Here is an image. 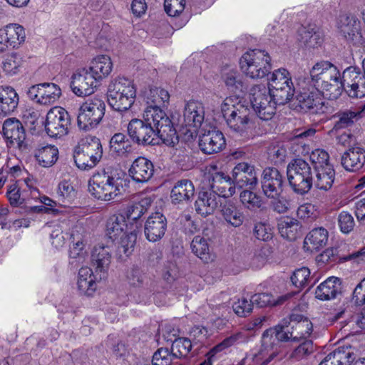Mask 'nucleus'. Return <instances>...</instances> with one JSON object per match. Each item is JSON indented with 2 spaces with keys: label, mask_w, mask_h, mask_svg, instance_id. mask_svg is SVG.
Masks as SVG:
<instances>
[{
  "label": "nucleus",
  "mask_w": 365,
  "mask_h": 365,
  "mask_svg": "<svg viewBox=\"0 0 365 365\" xmlns=\"http://www.w3.org/2000/svg\"><path fill=\"white\" fill-rule=\"evenodd\" d=\"M19 96L11 86H0V116L11 114L17 108Z\"/></svg>",
  "instance_id": "36"
},
{
  "label": "nucleus",
  "mask_w": 365,
  "mask_h": 365,
  "mask_svg": "<svg viewBox=\"0 0 365 365\" xmlns=\"http://www.w3.org/2000/svg\"><path fill=\"white\" fill-rule=\"evenodd\" d=\"M225 145L226 141L223 133L215 128L205 131L200 135L199 147L205 154L217 153L222 150Z\"/></svg>",
  "instance_id": "23"
},
{
  "label": "nucleus",
  "mask_w": 365,
  "mask_h": 365,
  "mask_svg": "<svg viewBox=\"0 0 365 365\" xmlns=\"http://www.w3.org/2000/svg\"><path fill=\"white\" fill-rule=\"evenodd\" d=\"M70 123L69 114L64 108L53 107L46 115L45 130L50 137L61 138L68 133Z\"/></svg>",
  "instance_id": "15"
},
{
  "label": "nucleus",
  "mask_w": 365,
  "mask_h": 365,
  "mask_svg": "<svg viewBox=\"0 0 365 365\" xmlns=\"http://www.w3.org/2000/svg\"><path fill=\"white\" fill-rule=\"evenodd\" d=\"M316 172L315 185L318 189L327 190L332 186L335 178V171L332 166L318 168Z\"/></svg>",
  "instance_id": "45"
},
{
  "label": "nucleus",
  "mask_w": 365,
  "mask_h": 365,
  "mask_svg": "<svg viewBox=\"0 0 365 365\" xmlns=\"http://www.w3.org/2000/svg\"><path fill=\"white\" fill-rule=\"evenodd\" d=\"M184 124L185 126L195 130L200 128L205 120V107L202 102L189 101L184 107Z\"/></svg>",
  "instance_id": "25"
},
{
  "label": "nucleus",
  "mask_w": 365,
  "mask_h": 365,
  "mask_svg": "<svg viewBox=\"0 0 365 365\" xmlns=\"http://www.w3.org/2000/svg\"><path fill=\"white\" fill-rule=\"evenodd\" d=\"M111 249L109 246L98 245L94 247L91 260L96 267L97 274L100 273V279L104 278L111 262Z\"/></svg>",
  "instance_id": "28"
},
{
  "label": "nucleus",
  "mask_w": 365,
  "mask_h": 365,
  "mask_svg": "<svg viewBox=\"0 0 365 365\" xmlns=\"http://www.w3.org/2000/svg\"><path fill=\"white\" fill-rule=\"evenodd\" d=\"M278 350L265 345L262 336V344L250 350L239 365H267L277 354Z\"/></svg>",
  "instance_id": "22"
},
{
  "label": "nucleus",
  "mask_w": 365,
  "mask_h": 365,
  "mask_svg": "<svg viewBox=\"0 0 365 365\" xmlns=\"http://www.w3.org/2000/svg\"><path fill=\"white\" fill-rule=\"evenodd\" d=\"M144 214L145 212L143 208H140L137 203H133L127 207L124 215L125 216V220L129 223L130 227L133 224H137L138 230H139L141 226V223L139 220Z\"/></svg>",
  "instance_id": "58"
},
{
  "label": "nucleus",
  "mask_w": 365,
  "mask_h": 365,
  "mask_svg": "<svg viewBox=\"0 0 365 365\" xmlns=\"http://www.w3.org/2000/svg\"><path fill=\"white\" fill-rule=\"evenodd\" d=\"M289 185L295 193L304 195L312 188L313 178L312 168L305 160L298 158L290 162L287 167Z\"/></svg>",
  "instance_id": "9"
},
{
  "label": "nucleus",
  "mask_w": 365,
  "mask_h": 365,
  "mask_svg": "<svg viewBox=\"0 0 365 365\" xmlns=\"http://www.w3.org/2000/svg\"><path fill=\"white\" fill-rule=\"evenodd\" d=\"M336 27L348 42L359 47H365V38L361 32V23L351 13H341L336 18Z\"/></svg>",
  "instance_id": "13"
},
{
  "label": "nucleus",
  "mask_w": 365,
  "mask_h": 365,
  "mask_svg": "<svg viewBox=\"0 0 365 365\" xmlns=\"http://www.w3.org/2000/svg\"><path fill=\"white\" fill-rule=\"evenodd\" d=\"M309 84L329 98H337L343 91L344 71L328 61L316 63L309 70Z\"/></svg>",
  "instance_id": "2"
},
{
  "label": "nucleus",
  "mask_w": 365,
  "mask_h": 365,
  "mask_svg": "<svg viewBox=\"0 0 365 365\" xmlns=\"http://www.w3.org/2000/svg\"><path fill=\"white\" fill-rule=\"evenodd\" d=\"M315 350V347L312 340H303L292 351L289 358L299 361L307 358Z\"/></svg>",
  "instance_id": "53"
},
{
  "label": "nucleus",
  "mask_w": 365,
  "mask_h": 365,
  "mask_svg": "<svg viewBox=\"0 0 365 365\" xmlns=\"http://www.w3.org/2000/svg\"><path fill=\"white\" fill-rule=\"evenodd\" d=\"M284 178L275 168H266L262 175L261 187L267 198H275L282 194Z\"/></svg>",
  "instance_id": "19"
},
{
  "label": "nucleus",
  "mask_w": 365,
  "mask_h": 365,
  "mask_svg": "<svg viewBox=\"0 0 365 365\" xmlns=\"http://www.w3.org/2000/svg\"><path fill=\"white\" fill-rule=\"evenodd\" d=\"M329 240V232L324 227L312 230L304 239V247L311 252L324 247Z\"/></svg>",
  "instance_id": "39"
},
{
  "label": "nucleus",
  "mask_w": 365,
  "mask_h": 365,
  "mask_svg": "<svg viewBox=\"0 0 365 365\" xmlns=\"http://www.w3.org/2000/svg\"><path fill=\"white\" fill-rule=\"evenodd\" d=\"M219 197L214 192H200L195 202V210L201 216L206 217L214 212L217 207Z\"/></svg>",
  "instance_id": "30"
},
{
  "label": "nucleus",
  "mask_w": 365,
  "mask_h": 365,
  "mask_svg": "<svg viewBox=\"0 0 365 365\" xmlns=\"http://www.w3.org/2000/svg\"><path fill=\"white\" fill-rule=\"evenodd\" d=\"M234 312L239 317H245L252 311V303L245 298L238 299L232 304Z\"/></svg>",
  "instance_id": "62"
},
{
  "label": "nucleus",
  "mask_w": 365,
  "mask_h": 365,
  "mask_svg": "<svg viewBox=\"0 0 365 365\" xmlns=\"http://www.w3.org/2000/svg\"><path fill=\"white\" fill-rule=\"evenodd\" d=\"M171 349L175 358L185 357L192 349V343L187 338H178L173 342Z\"/></svg>",
  "instance_id": "55"
},
{
  "label": "nucleus",
  "mask_w": 365,
  "mask_h": 365,
  "mask_svg": "<svg viewBox=\"0 0 365 365\" xmlns=\"http://www.w3.org/2000/svg\"><path fill=\"white\" fill-rule=\"evenodd\" d=\"M321 92L316 86H302L297 96L298 106L304 112L319 113L324 112V104Z\"/></svg>",
  "instance_id": "17"
},
{
  "label": "nucleus",
  "mask_w": 365,
  "mask_h": 365,
  "mask_svg": "<svg viewBox=\"0 0 365 365\" xmlns=\"http://www.w3.org/2000/svg\"><path fill=\"white\" fill-rule=\"evenodd\" d=\"M3 38H6L10 47L18 48L25 41L26 34L24 27L17 24H10L0 29Z\"/></svg>",
  "instance_id": "41"
},
{
  "label": "nucleus",
  "mask_w": 365,
  "mask_h": 365,
  "mask_svg": "<svg viewBox=\"0 0 365 365\" xmlns=\"http://www.w3.org/2000/svg\"><path fill=\"white\" fill-rule=\"evenodd\" d=\"M88 70L86 67L78 68L71 77L70 87L77 96H90L98 86L99 83Z\"/></svg>",
  "instance_id": "16"
},
{
  "label": "nucleus",
  "mask_w": 365,
  "mask_h": 365,
  "mask_svg": "<svg viewBox=\"0 0 365 365\" xmlns=\"http://www.w3.org/2000/svg\"><path fill=\"white\" fill-rule=\"evenodd\" d=\"M96 81L100 83L107 78L112 71L113 63L107 55H99L92 59L88 67H86Z\"/></svg>",
  "instance_id": "32"
},
{
  "label": "nucleus",
  "mask_w": 365,
  "mask_h": 365,
  "mask_svg": "<svg viewBox=\"0 0 365 365\" xmlns=\"http://www.w3.org/2000/svg\"><path fill=\"white\" fill-rule=\"evenodd\" d=\"M169 99L168 91L159 87L151 88L147 95V103L149 104L147 107L162 109L161 107L164 106L165 103H168Z\"/></svg>",
  "instance_id": "47"
},
{
  "label": "nucleus",
  "mask_w": 365,
  "mask_h": 365,
  "mask_svg": "<svg viewBox=\"0 0 365 365\" xmlns=\"http://www.w3.org/2000/svg\"><path fill=\"white\" fill-rule=\"evenodd\" d=\"M103 148L99 138L88 135L82 138L74 148L73 160L81 170H90L101 160Z\"/></svg>",
  "instance_id": "7"
},
{
  "label": "nucleus",
  "mask_w": 365,
  "mask_h": 365,
  "mask_svg": "<svg viewBox=\"0 0 365 365\" xmlns=\"http://www.w3.org/2000/svg\"><path fill=\"white\" fill-rule=\"evenodd\" d=\"M88 189L98 200L110 201L121 195L123 179L109 170H103L93 174L89 181Z\"/></svg>",
  "instance_id": "4"
},
{
  "label": "nucleus",
  "mask_w": 365,
  "mask_h": 365,
  "mask_svg": "<svg viewBox=\"0 0 365 365\" xmlns=\"http://www.w3.org/2000/svg\"><path fill=\"white\" fill-rule=\"evenodd\" d=\"M299 228L297 220L292 218H284L278 224V229L281 236L289 240H294L297 238Z\"/></svg>",
  "instance_id": "46"
},
{
  "label": "nucleus",
  "mask_w": 365,
  "mask_h": 365,
  "mask_svg": "<svg viewBox=\"0 0 365 365\" xmlns=\"http://www.w3.org/2000/svg\"><path fill=\"white\" fill-rule=\"evenodd\" d=\"M298 40L302 44L309 48L318 46L322 42L321 32L315 24H308L299 28Z\"/></svg>",
  "instance_id": "38"
},
{
  "label": "nucleus",
  "mask_w": 365,
  "mask_h": 365,
  "mask_svg": "<svg viewBox=\"0 0 365 365\" xmlns=\"http://www.w3.org/2000/svg\"><path fill=\"white\" fill-rule=\"evenodd\" d=\"M359 115V113L349 110L338 113L336 115L338 120L336 121L331 132L334 133L338 130L351 126Z\"/></svg>",
  "instance_id": "54"
},
{
  "label": "nucleus",
  "mask_w": 365,
  "mask_h": 365,
  "mask_svg": "<svg viewBox=\"0 0 365 365\" xmlns=\"http://www.w3.org/2000/svg\"><path fill=\"white\" fill-rule=\"evenodd\" d=\"M221 113L230 130L240 136H246L253 127L249 106L235 96L227 97L223 101Z\"/></svg>",
  "instance_id": "3"
},
{
  "label": "nucleus",
  "mask_w": 365,
  "mask_h": 365,
  "mask_svg": "<svg viewBox=\"0 0 365 365\" xmlns=\"http://www.w3.org/2000/svg\"><path fill=\"white\" fill-rule=\"evenodd\" d=\"M28 97L38 104L50 106L55 103L61 96L60 87L53 83H43L31 86Z\"/></svg>",
  "instance_id": "18"
},
{
  "label": "nucleus",
  "mask_w": 365,
  "mask_h": 365,
  "mask_svg": "<svg viewBox=\"0 0 365 365\" xmlns=\"http://www.w3.org/2000/svg\"><path fill=\"white\" fill-rule=\"evenodd\" d=\"M130 225L123 214L110 216L106 222V234L113 240H118L119 237L130 230Z\"/></svg>",
  "instance_id": "37"
},
{
  "label": "nucleus",
  "mask_w": 365,
  "mask_h": 365,
  "mask_svg": "<svg viewBox=\"0 0 365 365\" xmlns=\"http://www.w3.org/2000/svg\"><path fill=\"white\" fill-rule=\"evenodd\" d=\"M221 213L225 222L234 227H239L243 224V212L232 202L226 203L222 207Z\"/></svg>",
  "instance_id": "44"
},
{
  "label": "nucleus",
  "mask_w": 365,
  "mask_h": 365,
  "mask_svg": "<svg viewBox=\"0 0 365 365\" xmlns=\"http://www.w3.org/2000/svg\"><path fill=\"white\" fill-rule=\"evenodd\" d=\"M195 194L193 183L187 179L178 181L170 192V199L173 204L186 203L192 198Z\"/></svg>",
  "instance_id": "31"
},
{
  "label": "nucleus",
  "mask_w": 365,
  "mask_h": 365,
  "mask_svg": "<svg viewBox=\"0 0 365 365\" xmlns=\"http://www.w3.org/2000/svg\"><path fill=\"white\" fill-rule=\"evenodd\" d=\"M185 0H165L164 7L166 13L170 16H176L185 9Z\"/></svg>",
  "instance_id": "61"
},
{
  "label": "nucleus",
  "mask_w": 365,
  "mask_h": 365,
  "mask_svg": "<svg viewBox=\"0 0 365 365\" xmlns=\"http://www.w3.org/2000/svg\"><path fill=\"white\" fill-rule=\"evenodd\" d=\"M110 151L118 155H123L131 150V145L123 133L115 134L110 140Z\"/></svg>",
  "instance_id": "49"
},
{
  "label": "nucleus",
  "mask_w": 365,
  "mask_h": 365,
  "mask_svg": "<svg viewBox=\"0 0 365 365\" xmlns=\"http://www.w3.org/2000/svg\"><path fill=\"white\" fill-rule=\"evenodd\" d=\"M23 63L22 58L17 53L8 56L3 61V70L10 76L17 73Z\"/></svg>",
  "instance_id": "57"
},
{
  "label": "nucleus",
  "mask_w": 365,
  "mask_h": 365,
  "mask_svg": "<svg viewBox=\"0 0 365 365\" xmlns=\"http://www.w3.org/2000/svg\"><path fill=\"white\" fill-rule=\"evenodd\" d=\"M136 88L133 81L119 77L112 81L108 88V104L115 110H129L135 101Z\"/></svg>",
  "instance_id": "5"
},
{
  "label": "nucleus",
  "mask_w": 365,
  "mask_h": 365,
  "mask_svg": "<svg viewBox=\"0 0 365 365\" xmlns=\"http://www.w3.org/2000/svg\"><path fill=\"white\" fill-rule=\"evenodd\" d=\"M242 72L251 79L267 76L272 69L271 57L264 50L252 49L245 52L240 59Z\"/></svg>",
  "instance_id": "6"
},
{
  "label": "nucleus",
  "mask_w": 365,
  "mask_h": 365,
  "mask_svg": "<svg viewBox=\"0 0 365 365\" xmlns=\"http://www.w3.org/2000/svg\"><path fill=\"white\" fill-rule=\"evenodd\" d=\"M190 247L192 252L204 262H207L210 259L209 245L204 237L195 236Z\"/></svg>",
  "instance_id": "50"
},
{
  "label": "nucleus",
  "mask_w": 365,
  "mask_h": 365,
  "mask_svg": "<svg viewBox=\"0 0 365 365\" xmlns=\"http://www.w3.org/2000/svg\"><path fill=\"white\" fill-rule=\"evenodd\" d=\"M291 281L295 287L303 288L307 285L312 287L316 283L317 279L312 282V278L310 277V270L307 267H302L295 270L291 277Z\"/></svg>",
  "instance_id": "52"
},
{
  "label": "nucleus",
  "mask_w": 365,
  "mask_h": 365,
  "mask_svg": "<svg viewBox=\"0 0 365 365\" xmlns=\"http://www.w3.org/2000/svg\"><path fill=\"white\" fill-rule=\"evenodd\" d=\"M58 195L62 200L71 201L76 195L72 183L68 180H62L58 187Z\"/></svg>",
  "instance_id": "63"
},
{
  "label": "nucleus",
  "mask_w": 365,
  "mask_h": 365,
  "mask_svg": "<svg viewBox=\"0 0 365 365\" xmlns=\"http://www.w3.org/2000/svg\"><path fill=\"white\" fill-rule=\"evenodd\" d=\"M354 359L351 347H339L329 354L319 365H349Z\"/></svg>",
  "instance_id": "40"
},
{
  "label": "nucleus",
  "mask_w": 365,
  "mask_h": 365,
  "mask_svg": "<svg viewBox=\"0 0 365 365\" xmlns=\"http://www.w3.org/2000/svg\"><path fill=\"white\" fill-rule=\"evenodd\" d=\"M211 191L217 196L225 198L230 197L235 193V186L232 182V176L225 175L222 172H215L208 175Z\"/></svg>",
  "instance_id": "24"
},
{
  "label": "nucleus",
  "mask_w": 365,
  "mask_h": 365,
  "mask_svg": "<svg viewBox=\"0 0 365 365\" xmlns=\"http://www.w3.org/2000/svg\"><path fill=\"white\" fill-rule=\"evenodd\" d=\"M143 119L133 118L128 125V133L138 145H155L158 140L168 146L178 143L179 138L173 124L163 109L146 107Z\"/></svg>",
  "instance_id": "1"
},
{
  "label": "nucleus",
  "mask_w": 365,
  "mask_h": 365,
  "mask_svg": "<svg viewBox=\"0 0 365 365\" xmlns=\"http://www.w3.org/2000/svg\"><path fill=\"white\" fill-rule=\"evenodd\" d=\"M252 106L258 117L263 120L272 119L279 101L274 98L264 85H255L250 91Z\"/></svg>",
  "instance_id": "11"
},
{
  "label": "nucleus",
  "mask_w": 365,
  "mask_h": 365,
  "mask_svg": "<svg viewBox=\"0 0 365 365\" xmlns=\"http://www.w3.org/2000/svg\"><path fill=\"white\" fill-rule=\"evenodd\" d=\"M248 340V337L245 332H237L230 336L226 337L222 341L215 346L207 354L208 360L210 361L211 358L213 357L216 354L223 351L225 349L240 344L246 343ZM210 364V361L205 362L200 365H207Z\"/></svg>",
  "instance_id": "42"
},
{
  "label": "nucleus",
  "mask_w": 365,
  "mask_h": 365,
  "mask_svg": "<svg viewBox=\"0 0 365 365\" xmlns=\"http://www.w3.org/2000/svg\"><path fill=\"white\" fill-rule=\"evenodd\" d=\"M130 230L119 237L117 247V255L121 259L130 256L134 251L137 240L138 225L133 224L130 227Z\"/></svg>",
  "instance_id": "33"
},
{
  "label": "nucleus",
  "mask_w": 365,
  "mask_h": 365,
  "mask_svg": "<svg viewBox=\"0 0 365 365\" xmlns=\"http://www.w3.org/2000/svg\"><path fill=\"white\" fill-rule=\"evenodd\" d=\"M267 90L276 98L279 105L289 102L295 93L290 73L282 68L274 70L268 78Z\"/></svg>",
  "instance_id": "10"
},
{
  "label": "nucleus",
  "mask_w": 365,
  "mask_h": 365,
  "mask_svg": "<svg viewBox=\"0 0 365 365\" xmlns=\"http://www.w3.org/2000/svg\"><path fill=\"white\" fill-rule=\"evenodd\" d=\"M232 180L235 185L240 188L249 187V188L253 189L258 184L255 166L245 162L239 163L233 168Z\"/></svg>",
  "instance_id": "20"
},
{
  "label": "nucleus",
  "mask_w": 365,
  "mask_h": 365,
  "mask_svg": "<svg viewBox=\"0 0 365 365\" xmlns=\"http://www.w3.org/2000/svg\"><path fill=\"white\" fill-rule=\"evenodd\" d=\"M154 172L153 163L144 157L136 158L128 170L129 175L138 183L148 182L153 176Z\"/></svg>",
  "instance_id": "27"
},
{
  "label": "nucleus",
  "mask_w": 365,
  "mask_h": 365,
  "mask_svg": "<svg viewBox=\"0 0 365 365\" xmlns=\"http://www.w3.org/2000/svg\"><path fill=\"white\" fill-rule=\"evenodd\" d=\"M341 165L348 171L361 170L365 165V149L358 145L349 148L341 156Z\"/></svg>",
  "instance_id": "29"
},
{
  "label": "nucleus",
  "mask_w": 365,
  "mask_h": 365,
  "mask_svg": "<svg viewBox=\"0 0 365 365\" xmlns=\"http://www.w3.org/2000/svg\"><path fill=\"white\" fill-rule=\"evenodd\" d=\"M97 277L88 267H81L78 272V289L81 294L92 296L97 289Z\"/></svg>",
  "instance_id": "35"
},
{
  "label": "nucleus",
  "mask_w": 365,
  "mask_h": 365,
  "mask_svg": "<svg viewBox=\"0 0 365 365\" xmlns=\"http://www.w3.org/2000/svg\"><path fill=\"white\" fill-rule=\"evenodd\" d=\"M329 159L328 153L324 150H315L310 155V160L314 166V170L318 169V168H323L325 166H332L329 163Z\"/></svg>",
  "instance_id": "59"
},
{
  "label": "nucleus",
  "mask_w": 365,
  "mask_h": 365,
  "mask_svg": "<svg viewBox=\"0 0 365 365\" xmlns=\"http://www.w3.org/2000/svg\"><path fill=\"white\" fill-rule=\"evenodd\" d=\"M105 103L98 97L88 99L78 109V126L88 130L96 127L102 120L105 113Z\"/></svg>",
  "instance_id": "12"
},
{
  "label": "nucleus",
  "mask_w": 365,
  "mask_h": 365,
  "mask_svg": "<svg viewBox=\"0 0 365 365\" xmlns=\"http://www.w3.org/2000/svg\"><path fill=\"white\" fill-rule=\"evenodd\" d=\"M338 223L341 231L344 233H349L354 227V220L351 214L342 211L338 217Z\"/></svg>",
  "instance_id": "64"
},
{
  "label": "nucleus",
  "mask_w": 365,
  "mask_h": 365,
  "mask_svg": "<svg viewBox=\"0 0 365 365\" xmlns=\"http://www.w3.org/2000/svg\"><path fill=\"white\" fill-rule=\"evenodd\" d=\"M2 133L4 137L11 145L21 150L27 148V144L25 141V130L19 120L15 118L6 120L2 126Z\"/></svg>",
  "instance_id": "21"
},
{
  "label": "nucleus",
  "mask_w": 365,
  "mask_h": 365,
  "mask_svg": "<svg viewBox=\"0 0 365 365\" xmlns=\"http://www.w3.org/2000/svg\"><path fill=\"white\" fill-rule=\"evenodd\" d=\"M240 199L242 204L250 210L261 208L263 205L262 197L249 190H242Z\"/></svg>",
  "instance_id": "51"
},
{
  "label": "nucleus",
  "mask_w": 365,
  "mask_h": 365,
  "mask_svg": "<svg viewBox=\"0 0 365 365\" xmlns=\"http://www.w3.org/2000/svg\"><path fill=\"white\" fill-rule=\"evenodd\" d=\"M175 356L168 349H158L153 356V365H170Z\"/></svg>",
  "instance_id": "60"
},
{
  "label": "nucleus",
  "mask_w": 365,
  "mask_h": 365,
  "mask_svg": "<svg viewBox=\"0 0 365 365\" xmlns=\"http://www.w3.org/2000/svg\"><path fill=\"white\" fill-rule=\"evenodd\" d=\"M363 72L359 68L349 66L344 70L343 91L350 98L365 97V58L362 62Z\"/></svg>",
  "instance_id": "14"
},
{
  "label": "nucleus",
  "mask_w": 365,
  "mask_h": 365,
  "mask_svg": "<svg viewBox=\"0 0 365 365\" xmlns=\"http://www.w3.org/2000/svg\"><path fill=\"white\" fill-rule=\"evenodd\" d=\"M167 227L165 217L159 212L152 213L145 224V235L150 242L160 240L165 235Z\"/></svg>",
  "instance_id": "26"
},
{
  "label": "nucleus",
  "mask_w": 365,
  "mask_h": 365,
  "mask_svg": "<svg viewBox=\"0 0 365 365\" xmlns=\"http://www.w3.org/2000/svg\"><path fill=\"white\" fill-rule=\"evenodd\" d=\"M302 316L292 314L290 319L292 321L297 320L298 323L296 326V329L301 331V336L298 337L294 336L292 337V334L288 331L284 330L282 326L278 325L273 328H269L264 331L262 336L265 345L271 346L273 349L277 350V345L279 341H292L299 342L301 338L306 337L310 334L312 331V324L307 320L301 321Z\"/></svg>",
  "instance_id": "8"
},
{
  "label": "nucleus",
  "mask_w": 365,
  "mask_h": 365,
  "mask_svg": "<svg viewBox=\"0 0 365 365\" xmlns=\"http://www.w3.org/2000/svg\"><path fill=\"white\" fill-rule=\"evenodd\" d=\"M341 284L339 278L330 277L321 283L315 291L316 298L320 300L335 299L341 293Z\"/></svg>",
  "instance_id": "34"
},
{
  "label": "nucleus",
  "mask_w": 365,
  "mask_h": 365,
  "mask_svg": "<svg viewBox=\"0 0 365 365\" xmlns=\"http://www.w3.org/2000/svg\"><path fill=\"white\" fill-rule=\"evenodd\" d=\"M35 157L41 166L50 168L58 158V150L54 145H48L38 148L35 153Z\"/></svg>",
  "instance_id": "43"
},
{
  "label": "nucleus",
  "mask_w": 365,
  "mask_h": 365,
  "mask_svg": "<svg viewBox=\"0 0 365 365\" xmlns=\"http://www.w3.org/2000/svg\"><path fill=\"white\" fill-rule=\"evenodd\" d=\"M69 257L71 264L75 266L81 264L86 262L88 257L87 252L84 250L83 242L78 241L70 248Z\"/></svg>",
  "instance_id": "56"
},
{
  "label": "nucleus",
  "mask_w": 365,
  "mask_h": 365,
  "mask_svg": "<svg viewBox=\"0 0 365 365\" xmlns=\"http://www.w3.org/2000/svg\"><path fill=\"white\" fill-rule=\"evenodd\" d=\"M222 79L227 89L232 92L242 91L245 88L242 78L235 69H228L223 73Z\"/></svg>",
  "instance_id": "48"
}]
</instances>
